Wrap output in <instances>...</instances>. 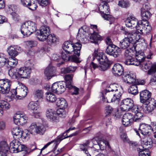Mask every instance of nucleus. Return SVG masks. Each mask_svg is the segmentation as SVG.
I'll return each mask as SVG.
<instances>
[{
    "mask_svg": "<svg viewBox=\"0 0 156 156\" xmlns=\"http://www.w3.org/2000/svg\"><path fill=\"white\" fill-rule=\"evenodd\" d=\"M67 85L64 81H59L54 83L51 87V91L54 93L61 94L65 90Z\"/></svg>",
    "mask_w": 156,
    "mask_h": 156,
    "instance_id": "nucleus-11",
    "label": "nucleus"
},
{
    "mask_svg": "<svg viewBox=\"0 0 156 156\" xmlns=\"http://www.w3.org/2000/svg\"><path fill=\"white\" fill-rule=\"evenodd\" d=\"M113 73L115 76L121 75L123 72L122 66L119 64H115L112 68Z\"/></svg>",
    "mask_w": 156,
    "mask_h": 156,
    "instance_id": "nucleus-32",
    "label": "nucleus"
},
{
    "mask_svg": "<svg viewBox=\"0 0 156 156\" xmlns=\"http://www.w3.org/2000/svg\"><path fill=\"white\" fill-rule=\"evenodd\" d=\"M144 55V52L141 51H139L138 53L136 52L135 55V61L139 63L138 66L144 61L145 57Z\"/></svg>",
    "mask_w": 156,
    "mask_h": 156,
    "instance_id": "nucleus-38",
    "label": "nucleus"
},
{
    "mask_svg": "<svg viewBox=\"0 0 156 156\" xmlns=\"http://www.w3.org/2000/svg\"><path fill=\"white\" fill-rule=\"evenodd\" d=\"M143 116V114L139 112L135 114L134 115H133V121L136 122H139L142 119Z\"/></svg>",
    "mask_w": 156,
    "mask_h": 156,
    "instance_id": "nucleus-52",
    "label": "nucleus"
},
{
    "mask_svg": "<svg viewBox=\"0 0 156 156\" xmlns=\"http://www.w3.org/2000/svg\"><path fill=\"white\" fill-rule=\"evenodd\" d=\"M44 92L41 89H36L34 92L33 94L35 98L38 99L42 98Z\"/></svg>",
    "mask_w": 156,
    "mask_h": 156,
    "instance_id": "nucleus-46",
    "label": "nucleus"
},
{
    "mask_svg": "<svg viewBox=\"0 0 156 156\" xmlns=\"http://www.w3.org/2000/svg\"><path fill=\"white\" fill-rule=\"evenodd\" d=\"M118 5L122 8H126L129 5V3L124 1H121L119 2Z\"/></svg>",
    "mask_w": 156,
    "mask_h": 156,
    "instance_id": "nucleus-62",
    "label": "nucleus"
},
{
    "mask_svg": "<svg viewBox=\"0 0 156 156\" xmlns=\"http://www.w3.org/2000/svg\"><path fill=\"white\" fill-rule=\"evenodd\" d=\"M133 115L129 113H125L123 116L122 122L126 126L130 125V123L133 121Z\"/></svg>",
    "mask_w": 156,
    "mask_h": 156,
    "instance_id": "nucleus-26",
    "label": "nucleus"
},
{
    "mask_svg": "<svg viewBox=\"0 0 156 156\" xmlns=\"http://www.w3.org/2000/svg\"><path fill=\"white\" fill-rule=\"evenodd\" d=\"M66 112H64L62 109H58L56 112L51 108L48 109L46 112V115L47 118L53 122L56 123L59 121V117L64 118L66 116Z\"/></svg>",
    "mask_w": 156,
    "mask_h": 156,
    "instance_id": "nucleus-4",
    "label": "nucleus"
},
{
    "mask_svg": "<svg viewBox=\"0 0 156 156\" xmlns=\"http://www.w3.org/2000/svg\"><path fill=\"white\" fill-rule=\"evenodd\" d=\"M97 144H94L92 147H90V149L91 151L98 152V148H100L101 150H103L106 147L108 148H110V145L108 142L105 140H100L97 142Z\"/></svg>",
    "mask_w": 156,
    "mask_h": 156,
    "instance_id": "nucleus-15",
    "label": "nucleus"
},
{
    "mask_svg": "<svg viewBox=\"0 0 156 156\" xmlns=\"http://www.w3.org/2000/svg\"><path fill=\"white\" fill-rule=\"evenodd\" d=\"M10 107L9 104L6 101L4 100L0 101V108L2 109L3 111L7 110Z\"/></svg>",
    "mask_w": 156,
    "mask_h": 156,
    "instance_id": "nucleus-50",
    "label": "nucleus"
},
{
    "mask_svg": "<svg viewBox=\"0 0 156 156\" xmlns=\"http://www.w3.org/2000/svg\"><path fill=\"white\" fill-rule=\"evenodd\" d=\"M73 56L78 57L80 55V50L82 45L79 42L73 44Z\"/></svg>",
    "mask_w": 156,
    "mask_h": 156,
    "instance_id": "nucleus-35",
    "label": "nucleus"
},
{
    "mask_svg": "<svg viewBox=\"0 0 156 156\" xmlns=\"http://www.w3.org/2000/svg\"><path fill=\"white\" fill-rule=\"evenodd\" d=\"M90 142L88 141H87L85 143L82 144H80V149L85 152L87 156H91V155L89 153L87 150V147H88Z\"/></svg>",
    "mask_w": 156,
    "mask_h": 156,
    "instance_id": "nucleus-42",
    "label": "nucleus"
},
{
    "mask_svg": "<svg viewBox=\"0 0 156 156\" xmlns=\"http://www.w3.org/2000/svg\"><path fill=\"white\" fill-rule=\"evenodd\" d=\"M66 137L65 136V137H63V136H58L57 139L54 140L51 142H48L46 145H45L41 149V151L47 148L51 143H54V144H55V146H56V145L58 144L61 140L64 139V138Z\"/></svg>",
    "mask_w": 156,
    "mask_h": 156,
    "instance_id": "nucleus-41",
    "label": "nucleus"
},
{
    "mask_svg": "<svg viewBox=\"0 0 156 156\" xmlns=\"http://www.w3.org/2000/svg\"><path fill=\"white\" fill-rule=\"evenodd\" d=\"M50 30L49 27L44 25L41 27L39 32L37 33V37L40 41H44L50 34Z\"/></svg>",
    "mask_w": 156,
    "mask_h": 156,
    "instance_id": "nucleus-9",
    "label": "nucleus"
},
{
    "mask_svg": "<svg viewBox=\"0 0 156 156\" xmlns=\"http://www.w3.org/2000/svg\"><path fill=\"white\" fill-rule=\"evenodd\" d=\"M152 144V140L150 137L145 136L141 141V145L144 149L151 148Z\"/></svg>",
    "mask_w": 156,
    "mask_h": 156,
    "instance_id": "nucleus-27",
    "label": "nucleus"
},
{
    "mask_svg": "<svg viewBox=\"0 0 156 156\" xmlns=\"http://www.w3.org/2000/svg\"><path fill=\"white\" fill-rule=\"evenodd\" d=\"M123 33L127 36L125 37L120 41L119 46L120 48L125 49L129 47L131 43L130 39H135L136 33L134 32H130L126 31H124Z\"/></svg>",
    "mask_w": 156,
    "mask_h": 156,
    "instance_id": "nucleus-8",
    "label": "nucleus"
},
{
    "mask_svg": "<svg viewBox=\"0 0 156 156\" xmlns=\"http://www.w3.org/2000/svg\"><path fill=\"white\" fill-rule=\"evenodd\" d=\"M156 72V62L152 64L149 70H148V73L149 74H151L152 73Z\"/></svg>",
    "mask_w": 156,
    "mask_h": 156,
    "instance_id": "nucleus-58",
    "label": "nucleus"
},
{
    "mask_svg": "<svg viewBox=\"0 0 156 156\" xmlns=\"http://www.w3.org/2000/svg\"><path fill=\"white\" fill-rule=\"evenodd\" d=\"M47 42L50 46H55L59 42V39L54 34H50L47 38Z\"/></svg>",
    "mask_w": 156,
    "mask_h": 156,
    "instance_id": "nucleus-34",
    "label": "nucleus"
},
{
    "mask_svg": "<svg viewBox=\"0 0 156 156\" xmlns=\"http://www.w3.org/2000/svg\"><path fill=\"white\" fill-rule=\"evenodd\" d=\"M7 60L3 53H0V66H3L7 62Z\"/></svg>",
    "mask_w": 156,
    "mask_h": 156,
    "instance_id": "nucleus-53",
    "label": "nucleus"
},
{
    "mask_svg": "<svg viewBox=\"0 0 156 156\" xmlns=\"http://www.w3.org/2000/svg\"><path fill=\"white\" fill-rule=\"evenodd\" d=\"M77 69V67L70 66L66 68H62L61 69L62 73L66 74L74 72Z\"/></svg>",
    "mask_w": 156,
    "mask_h": 156,
    "instance_id": "nucleus-39",
    "label": "nucleus"
},
{
    "mask_svg": "<svg viewBox=\"0 0 156 156\" xmlns=\"http://www.w3.org/2000/svg\"><path fill=\"white\" fill-rule=\"evenodd\" d=\"M130 109L131 110L132 112L135 114L140 112L138 106L136 105H134V104L133 105V106H132Z\"/></svg>",
    "mask_w": 156,
    "mask_h": 156,
    "instance_id": "nucleus-59",
    "label": "nucleus"
},
{
    "mask_svg": "<svg viewBox=\"0 0 156 156\" xmlns=\"http://www.w3.org/2000/svg\"><path fill=\"white\" fill-rule=\"evenodd\" d=\"M139 130L142 134L145 136L150 135L152 131L151 126L145 124H140Z\"/></svg>",
    "mask_w": 156,
    "mask_h": 156,
    "instance_id": "nucleus-23",
    "label": "nucleus"
},
{
    "mask_svg": "<svg viewBox=\"0 0 156 156\" xmlns=\"http://www.w3.org/2000/svg\"><path fill=\"white\" fill-rule=\"evenodd\" d=\"M140 65L142 66V69L144 71L146 72L147 70H149L151 68V63L148 61L146 62L144 61Z\"/></svg>",
    "mask_w": 156,
    "mask_h": 156,
    "instance_id": "nucleus-47",
    "label": "nucleus"
},
{
    "mask_svg": "<svg viewBox=\"0 0 156 156\" xmlns=\"http://www.w3.org/2000/svg\"><path fill=\"white\" fill-rule=\"evenodd\" d=\"M122 79L123 82L127 83H133L136 81L135 75V74L125 73L122 76Z\"/></svg>",
    "mask_w": 156,
    "mask_h": 156,
    "instance_id": "nucleus-29",
    "label": "nucleus"
},
{
    "mask_svg": "<svg viewBox=\"0 0 156 156\" xmlns=\"http://www.w3.org/2000/svg\"><path fill=\"white\" fill-rule=\"evenodd\" d=\"M106 2H103L100 4L98 7L99 10L103 18L108 21L110 24H111L114 22L115 18L112 16L106 14L109 12L110 10L108 4Z\"/></svg>",
    "mask_w": 156,
    "mask_h": 156,
    "instance_id": "nucleus-7",
    "label": "nucleus"
},
{
    "mask_svg": "<svg viewBox=\"0 0 156 156\" xmlns=\"http://www.w3.org/2000/svg\"><path fill=\"white\" fill-rule=\"evenodd\" d=\"M7 66L9 68L14 67L18 63L17 59H14L12 57L9 61H7Z\"/></svg>",
    "mask_w": 156,
    "mask_h": 156,
    "instance_id": "nucleus-49",
    "label": "nucleus"
},
{
    "mask_svg": "<svg viewBox=\"0 0 156 156\" xmlns=\"http://www.w3.org/2000/svg\"><path fill=\"white\" fill-rule=\"evenodd\" d=\"M11 84V81L7 79L0 80V92L3 94L8 93Z\"/></svg>",
    "mask_w": 156,
    "mask_h": 156,
    "instance_id": "nucleus-12",
    "label": "nucleus"
},
{
    "mask_svg": "<svg viewBox=\"0 0 156 156\" xmlns=\"http://www.w3.org/2000/svg\"><path fill=\"white\" fill-rule=\"evenodd\" d=\"M105 52L108 55L116 58L120 55V48L115 45L112 46H110L107 47Z\"/></svg>",
    "mask_w": 156,
    "mask_h": 156,
    "instance_id": "nucleus-18",
    "label": "nucleus"
},
{
    "mask_svg": "<svg viewBox=\"0 0 156 156\" xmlns=\"http://www.w3.org/2000/svg\"><path fill=\"white\" fill-rule=\"evenodd\" d=\"M21 85L18 87V95H16V98L21 99L25 97L27 94V87L23 84L21 83Z\"/></svg>",
    "mask_w": 156,
    "mask_h": 156,
    "instance_id": "nucleus-24",
    "label": "nucleus"
},
{
    "mask_svg": "<svg viewBox=\"0 0 156 156\" xmlns=\"http://www.w3.org/2000/svg\"><path fill=\"white\" fill-rule=\"evenodd\" d=\"M127 27L131 28H135L136 35L137 34L146 35L150 32L151 27L149 22L146 21H138L133 16H130L125 21Z\"/></svg>",
    "mask_w": 156,
    "mask_h": 156,
    "instance_id": "nucleus-1",
    "label": "nucleus"
},
{
    "mask_svg": "<svg viewBox=\"0 0 156 156\" xmlns=\"http://www.w3.org/2000/svg\"><path fill=\"white\" fill-rule=\"evenodd\" d=\"M55 70L56 68L55 67L51 65L49 66L46 69L44 73L48 80L50 79L52 76H54V73Z\"/></svg>",
    "mask_w": 156,
    "mask_h": 156,
    "instance_id": "nucleus-30",
    "label": "nucleus"
},
{
    "mask_svg": "<svg viewBox=\"0 0 156 156\" xmlns=\"http://www.w3.org/2000/svg\"><path fill=\"white\" fill-rule=\"evenodd\" d=\"M133 101L130 98H127L123 100L121 102L120 108L123 111H126L130 110L133 106Z\"/></svg>",
    "mask_w": 156,
    "mask_h": 156,
    "instance_id": "nucleus-16",
    "label": "nucleus"
},
{
    "mask_svg": "<svg viewBox=\"0 0 156 156\" xmlns=\"http://www.w3.org/2000/svg\"><path fill=\"white\" fill-rule=\"evenodd\" d=\"M90 39L91 42L96 44L98 43V41L101 40L102 38L97 32L94 31L90 36Z\"/></svg>",
    "mask_w": 156,
    "mask_h": 156,
    "instance_id": "nucleus-36",
    "label": "nucleus"
},
{
    "mask_svg": "<svg viewBox=\"0 0 156 156\" xmlns=\"http://www.w3.org/2000/svg\"><path fill=\"white\" fill-rule=\"evenodd\" d=\"M61 55L62 59L65 61H70L77 63L80 62L79 58L73 56V55H72L71 56L67 55L65 53L63 52L62 53Z\"/></svg>",
    "mask_w": 156,
    "mask_h": 156,
    "instance_id": "nucleus-33",
    "label": "nucleus"
},
{
    "mask_svg": "<svg viewBox=\"0 0 156 156\" xmlns=\"http://www.w3.org/2000/svg\"><path fill=\"white\" fill-rule=\"evenodd\" d=\"M33 64L30 63L28 67H21L17 69H12L9 70L8 74L13 79L19 80L21 78H27L30 76V71Z\"/></svg>",
    "mask_w": 156,
    "mask_h": 156,
    "instance_id": "nucleus-2",
    "label": "nucleus"
},
{
    "mask_svg": "<svg viewBox=\"0 0 156 156\" xmlns=\"http://www.w3.org/2000/svg\"><path fill=\"white\" fill-rule=\"evenodd\" d=\"M20 48L16 45H11L7 48V52L9 55L12 57H15L18 54V51Z\"/></svg>",
    "mask_w": 156,
    "mask_h": 156,
    "instance_id": "nucleus-28",
    "label": "nucleus"
},
{
    "mask_svg": "<svg viewBox=\"0 0 156 156\" xmlns=\"http://www.w3.org/2000/svg\"><path fill=\"white\" fill-rule=\"evenodd\" d=\"M134 53L132 51H129L128 49L125 51V60L123 62L124 64L127 65H134L138 66V62L135 61L133 58Z\"/></svg>",
    "mask_w": 156,
    "mask_h": 156,
    "instance_id": "nucleus-10",
    "label": "nucleus"
},
{
    "mask_svg": "<svg viewBox=\"0 0 156 156\" xmlns=\"http://www.w3.org/2000/svg\"><path fill=\"white\" fill-rule=\"evenodd\" d=\"M93 60L97 61L100 65L99 69L102 71H105L108 68L109 66L108 60L107 56L102 52L97 50H95L93 54Z\"/></svg>",
    "mask_w": 156,
    "mask_h": 156,
    "instance_id": "nucleus-3",
    "label": "nucleus"
},
{
    "mask_svg": "<svg viewBox=\"0 0 156 156\" xmlns=\"http://www.w3.org/2000/svg\"><path fill=\"white\" fill-rule=\"evenodd\" d=\"M12 133L13 136H18V138L21 137L23 135L22 131L18 127H14L12 130Z\"/></svg>",
    "mask_w": 156,
    "mask_h": 156,
    "instance_id": "nucleus-43",
    "label": "nucleus"
},
{
    "mask_svg": "<svg viewBox=\"0 0 156 156\" xmlns=\"http://www.w3.org/2000/svg\"><path fill=\"white\" fill-rule=\"evenodd\" d=\"M151 93L148 90H145L140 92V101L142 103H147L150 101Z\"/></svg>",
    "mask_w": 156,
    "mask_h": 156,
    "instance_id": "nucleus-20",
    "label": "nucleus"
},
{
    "mask_svg": "<svg viewBox=\"0 0 156 156\" xmlns=\"http://www.w3.org/2000/svg\"><path fill=\"white\" fill-rule=\"evenodd\" d=\"M139 156H150L149 153L148 152L145 151L144 150H142L140 151L139 153Z\"/></svg>",
    "mask_w": 156,
    "mask_h": 156,
    "instance_id": "nucleus-64",
    "label": "nucleus"
},
{
    "mask_svg": "<svg viewBox=\"0 0 156 156\" xmlns=\"http://www.w3.org/2000/svg\"><path fill=\"white\" fill-rule=\"evenodd\" d=\"M149 9V6L146 4L143 5V8H141V16L143 19L141 21H146L148 22L147 20L150 18L151 15L150 12L148 11Z\"/></svg>",
    "mask_w": 156,
    "mask_h": 156,
    "instance_id": "nucleus-25",
    "label": "nucleus"
},
{
    "mask_svg": "<svg viewBox=\"0 0 156 156\" xmlns=\"http://www.w3.org/2000/svg\"><path fill=\"white\" fill-rule=\"evenodd\" d=\"M9 151L11 153H16L21 152L23 156L27 153L26 147L23 145L21 144L17 140H13L10 144Z\"/></svg>",
    "mask_w": 156,
    "mask_h": 156,
    "instance_id": "nucleus-6",
    "label": "nucleus"
},
{
    "mask_svg": "<svg viewBox=\"0 0 156 156\" xmlns=\"http://www.w3.org/2000/svg\"><path fill=\"white\" fill-rule=\"evenodd\" d=\"M73 75L72 74H66L65 76V79L68 85L67 87L69 84H71Z\"/></svg>",
    "mask_w": 156,
    "mask_h": 156,
    "instance_id": "nucleus-54",
    "label": "nucleus"
},
{
    "mask_svg": "<svg viewBox=\"0 0 156 156\" xmlns=\"http://www.w3.org/2000/svg\"><path fill=\"white\" fill-rule=\"evenodd\" d=\"M35 23L31 21H26L22 24L20 31L23 36H28L34 33L36 30Z\"/></svg>",
    "mask_w": 156,
    "mask_h": 156,
    "instance_id": "nucleus-5",
    "label": "nucleus"
},
{
    "mask_svg": "<svg viewBox=\"0 0 156 156\" xmlns=\"http://www.w3.org/2000/svg\"><path fill=\"white\" fill-rule=\"evenodd\" d=\"M114 116V118L116 119H119L122 115V114L121 111L117 110L115 112H114L113 114Z\"/></svg>",
    "mask_w": 156,
    "mask_h": 156,
    "instance_id": "nucleus-61",
    "label": "nucleus"
},
{
    "mask_svg": "<svg viewBox=\"0 0 156 156\" xmlns=\"http://www.w3.org/2000/svg\"><path fill=\"white\" fill-rule=\"evenodd\" d=\"M37 134H43L46 131V129L44 126L42 124L38 125Z\"/></svg>",
    "mask_w": 156,
    "mask_h": 156,
    "instance_id": "nucleus-56",
    "label": "nucleus"
},
{
    "mask_svg": "<svg viewBox=\"0 0 156 156\" xmlns=\"http://www.w3.org/2000/svg\"><path fill=\"white\" fill-rule=\"evenodd\" d=\"M27 108L29 110L32 112L35 117L38 118L40 116L41 114L37 105L34 102H30L27 106Z\"/></svg>",
    "mask_w": 156,
    "mask_h": 156,
    "instance_id": "nucleus-17",
    "label": "nucleus"
},
{
    "mask_svg": "<svg viewBox=\"0 0 156 156\" xmlns=\"http://www.w3.org/2000/svg\"><path fill=\"white\" fill-rule=\"evenodd\" d=\"M46 99L47 100L50 102H53L56 100L55 95L51 92H47L46 93Z\"/></svg>",
    "mask_w": 156,
    "mask_h": 156,
    "instance_id": "nucleus-45",
    "label": "nucleus"
},
{
    "mask_svg": "<svg viewBox=\"0 0 156 156\" xmlns=\"http://www.w3.org/2000/svg\"><path fill=\"white\" fill-rule=\"evenodd\" d=\"M73 44L71 42H66L63 44L62 48L65 52L69 55H73Z\"/></svg>",
    "mask_w": 156,
    "mask_h": 156,
    "instance_id": "nucleus-31",
    "label": "nucleus"
},
{
    "mask_svg": "<svg viewBox=\"0 0 156 156\" xmlns=\"http://www.w3.org/2000/svg\"><path fill=\"white\" fill-rule=\"evenodd\" d=\"M21 3L23 6L32 10H35L37 7L36 0H21Z\"/></svg>",
    "mask_w": 156,
    "mask_h": 156,
    "instance_id": "nucleus-19",
    "label": "nucleus"
},
{
    "mask_svg": "<svg viewBox=\"0 0 156 156\" xmlns=\"http://www.w3.org/2000/svg\"><path fill=\"white\" fill-rule=\"evenodd\" d=\"M145 104L147 106L144 108V111L146 113L152 112L156 107V101L154 98H151L150 101Z\"/></svg>",
    "mask_w": 156,
    "mask_h": 156,
    "instance_id": "nucleus-22",
    "label": "nucleus"
},
{
    "mask_svg": "<svg viewBox=\"0 0 156 156\" xmlns=\"http://www.w3.org/2000/svg\"><path fill=\"white\" fill-rule=\"evenodd\" d=\"M14 123L16 125H23L27 122V117L26 115L21 112H18L13 117Z\"/></svg>",
    "mask_w": 156,
    "mask_h": 156,
    "instance_id": "nucleus-13",
    "label": "nucleus"
},
{
    "mask_svg": "<svg viewBox=\"0 0 156 156\" xmlns=\"http://www.w3.org/2000/svg\"><path fill=\"white\" fill-rule=\"evenodd\" d=\"M9 150V147L6 142L3 141L0 143V152L6 153Z\"/></svg>",
    "mask_w": 156,
    "mask_h": 156,
    "instance_id": "nucleus-44",
    "label": "nucleus"
},
{
    "mask_svg": "<svg viewBox=\"0 0 156 156\" xmlns=\"http://www.w3.org/2000/svg\"><path fill=\"white\" fill-rule=\"evenodd\" d=\"M117 90L116 89V85L115 84H111L106 90L103 92L102 94H106L108 92H114V90Z\"/></svg>",
    "mask_w": 156,
    "mask_h": 156,
    "instance_id": "nucleus-51",
    "label": "nucleus"
},
{
    "mask_svg": "<svg viewBox=\"0 0 156 156\" xmlns=\"http://www.w3.org/2000/svg\"><path fill=\"white\" fill-rule=\"evenodd\" d=\"M121 138L124 142L129 143L130 141L129 140L127 135L125 133H123L121 135Z\"/></svg>",
    "mask_w": 156,
    "mask_h": 156,
    "instance_id": "nucleus-60",
    "label": "nucleus"
},
{
    "mask_svg": "<svg viewBox=\"0 0 156 156\" xmlns=\"http://www.w3.org/2000/svg\"><path fill=\"white\" fill-rule=\"evenodd\" d=\"M89 30V27L86 25L83 26L79 30L77 37L80 42L83 43H87V40L85 35L88 32Z\"/></svg>",
    "mask_w": 156,
    "mask_h": 156,
    "instance_id": "nucleus-14",
    "label": "nucleus"
},
{
    "mask_svg": "<svg viewBox=\"0 0 156 156\" xmlns=\"http://www.w3.org/2000/svg\"><path fill=\"white\" fill-rule=\"evenodd\" d=\"M116 85V89L117 90H114L115 93L114 94L115 95L117 96L118 98H120L123 92L122 89L121 87H117Z\"/></svg>",
    "mask_w": 156,
    "mask_h": 156,
    "instance_id": "nucleus-57",
    "label": "nucleus"
},
{
    "mask_svg": "<svg viewBox=\"0 0 156 156\" xmlns=\"http://www.w3.org/2000/svg\"><path fill=\"white\" fill-rule=\"evenodd\" d=\"M67 87L69 89H71L72 91H73L72 92V94L76 95L78 94L79 92V89L75 87V86H73L72 84L69 85Z\"/></svg>",
    "mask_w": 156,
    "mask_h": 156,
    "instance_id": "nucleus-55",
    "label": "nucleus"
},
{
    "mask_svg": "<svg viewBox=\"0 0 156 156\" xmlns=\"http://www.w3.org/2000/svg\"><path fill=\"white\" fill-rule=\"evenodd\" d=\"M129 92L131 94L136 95L138 93V87L135 83L132 84L128 90Z\"/></svg>",
    "mask_w": 156,
    "mask_h": 156,
    "instance_id": "nucleus-48",
    "label": "nucleus"
},
{
    "mask_svg": "<svg viewBox=\"0 0 156 156\" xmlns=\"http://www.w3.org/2000/svg\"><path fill=\"white\" fill-rule=\"evenodd\" d=\"M13 20L15 21H18L20 19L19 16L16 12H12L11 13Z\"/></svg>",
    "mask_w": 156,
    "mask_h": 156,
    "instance_id": "nucleus-63",
    "label": "nucleus"
},
{
    "mask_svg": "<svg viewBox=\"0 0 156 156\" xmlns=\"http://www.w3.org/2000/svg\"><path fill=\"white\" fill-rule=\"evenodd\" d=\"M145 104L147 106L144 108V111L146 113L152 112L156 107V101L154 98H151L150 101Z\"/></svg>",
    "mask_w": 156,
    "mask_h": 156,
    "instance_id": "nucleus-21",
    "label": "nucleus"
},
{
    "mask_svg": "<svg viewBox=\"0 0 156 156\" xmlns=\"http://www.w3.org/2000/svg\"><path fill=\"white\" fill-rule=\"evenodd\" d=\"M38 125L35 122H33L31 124L28 128V131L29 133L33 135H36L37 134Z\"/></svg>",
    "mask_w": 156,
    "mask_h": 156,
    "instance_id": "nucleus-40",
    "label": "nucleus"
},
{
    "mask_svg": "<svg viewBox=\"0 0 156 156\" xmlns=\"http://www.w3.org/2000/svg\"><path fill=\"white\" fill-rule=\"evenodd\" d=\"M56 105L58 106L59 107V109H62L64 112H66L64 109L67 107V104L64 98H58L57 99Z\"/></svg>",
    "mask_w": 156,
    "mask_h": 156,
    "instance_id": "nucleus-37",
    "label": "nucleus"
}]
</instances>
